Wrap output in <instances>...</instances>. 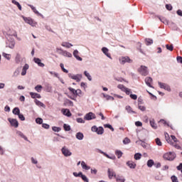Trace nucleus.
<instances>
[{"label":"nucleus","mask_w":182,"mask_h":182,"mask_svg":"<svg viewBox=\"0 0 182 182\" xmlns=\"http://www.w3.org/2000/svg\"><path fill=\"white\" fill-rule=\"evenodd\" d=\"M164 160H168L169 161H173L176 159V153L168 152L164 155Z\"/></svg>","instance_id":"nucleus-1"},{"label":"nucleus","mask_w":182,"mask_h":182,"mask_svg":"<svg viewBox=\"0 0 182 182\" xmlns=\"http://www.w3.org/2000/svg\"><path fill=\"white\" fill-rule=\"evenodd\" d=\"M91 130L92 132H95L98 134H103V133H105V129H103L102 127H100L97 128V127L93 126L92 127Z\"/></svg>","instance_id":"nucleus-2"},{"label":"nucleus","mask_w":182,"mask_h":182,"mask_svg":"<svg viewBox=\"0 0 182 182\" xmlns=\"http://www.w3.org/2000/svg\"><path fill=\"white\" fill-rule=\"evenodd\" d=\"M138 72L140 73L142 76H147L149 75V70H147V67L144 65H141L139 69Z\"/></svg>","instance_id":"nucleus-3"},{"label":"nucleus","mask_w":182,"mask_h":182,"mask_svg":"<svg viewBox=\"0 0 182 182\" xmlns=\"http://www.w3.org/2000/svg\"><path fill=\"white\" fill-rule=\"evenodd\" d=\"M84 119L85 120H93L94 119H96V114H95L93 112H89L85 114Z\"/></svg>","instance_id":"nucleus-4"},{"label":"nucleus","mask_w":182,"mask_h":182,"mask_svg":"<svg viewBox=\"0 0 182 182\" xmlns=\"http://www.w3.org/2000/svg\"><path fill=\"white\" fill-rule=\"evenodd\" d=\"M158 85H159V87H161V89H164L165 90H168V92H170L171 90V89L170 88V86H168L166 83L159 82Z\"/></svg>","instance_id":"nucleus-5"},{"label":"nucleus","mask_w":182,"mask_h":182,"mask_svg":"<svg viewBox=\"0 0 182 182\" xmlns=\"http://www.w3.org/2000/svg\"><path fill=\"white\" fill-rule=\"evenodd\" d=\"M8 121L9 122V123L13 127L16 128L18 127V126H19V123L18 122V120L15 119L9 118Z\"/></svg>","instance_id":"nucleus-6"},{"label":"nucleus","mask_w":182,"mask_h":182,"mask_svg":"<svg viewBox=\"0 0 182 182\" xmlns=\"http://www.w3.org/2000/svg\"><path fill=\"white\" fill-rule=\"evenodd\" d=\"M165 139H166V141L168 143H169V144H171L172 146L176 147V149H177L178 150L181 149L180 145H178L177 144H174V142H173L171 140H170V138L167 137V135H165Z\"/></svg>","instance_id":"nucleus-7"},{"label":"nucleus","mask_w":182,"mask_h":182,"mask_svg":"<svg viewBox=\"0 0 182 182\" xmlns=\"http://www.w3.org/2000/svg\"><path fill=\"white\" fill-rule=\"evenodd\" d=\"M120 62L122 65H124V63H132V60L129 57H122L120 59Z\"/></svg>","instance_id":"nucleus-8"},{"label":"nucleus","mask_w":182,"mask_h":182,"mask_svg":"<svg viewBox=\"0 0 182 182\" xmlns=\"http://www.w3.org/2000/svg\"><path fill=\"white\" fill-rule=\"evenodd\" d=\"M69 77L71 79H73L74 80H76V82H80L82 80V75H72L71 74H69Z\"/></svg>","instance_id":"nucleus-9"},{"label":"nucleus","mask_w":182,"mask_h":182,"mask_svg":"<svg viewBox=\"0 0 182 182\" xmlns=\"http://www.w3.org/2000/svg\"><path fill=\"white\" fill-rule=\"evenodd\" d=\"M62 153L65 156L68 157L69 156H72V152L70 151L65 147L62 149Z\"/></svg>","instance_id":"nucleus-10"},{"label":"nucleus","mask_w":182,"mask_h":182,"mask_svg":"<svg viewBox=\"0 0 182 182\" xmlns=\"http://www.w3.org/2000/svg\"><path fill=\"white\" fill-rule=\"evenodd\" d=\"M23 21H25L26 23H28V25H31V26H33V25H35L33 20L31 18L24 17Z\"/></svg>","instance_id":"nucleus-11"},{"label":"nucleus","mask_w":182,"mask_h":182,"mask_svg":"<svg viewBox=\"0 0 182 182\" xmlns=\"http://www.w3.org/2000/svg\"><path fill=\"white\" fill-rule=\"evenodd\" d=\"M145 83L149 86V87H153V86H151V83H153V79L151 77H146L145 78Z\"/></svg>","instance_id":"nucleus-12"},{"label":"nucleus","mask_w":182,"mask_h":182,"mask_svg":"<svg viewBox=\"0 0 182 182\" xmlns=\"http://www.w3.org/2000/svg\"><path fill=\"white\" fill-rule=\"evenodd\" d=\"M61 112L63 114H64V116H67V117H70V116H72V113L70 112V110L68 109H63Z\"/></svg>","instance_id":"nucleus-13"},{"label":"nucleus","mask_w":182,"mask_h":182,"mask_svg":"<svg viewBox=\"0 0 182 182\" xmlns=\"http://www.w3.org/2000/svg\"><path fill=\"white\" fill-rule=\"evenodd\" d=\"M33 61L35 62V63H37V65L38 66H40L41 68H43L45 66V64L43 63L41 60V59L38 58H33Z\"/></svg>","instance_id":"nucleus-14"},{"label":"nucleus","mask_w":182,"mask_h":182,"mask_svg":"<svg viewBox=\"0 0 182 182\" xmlns=\"http://www.w3.org/2000/svg\"><path fill=\"white\" fill-rule=\"evenodd\" d=\"M108 177L109 179L113 178V177H116V173L113 170H111L110 168H108Z\"/></svg>","instance_id":"nucleus-15"},{"label":"nucleus","mask_w":182,"mask_h":182,"mask_svg":"<svg viewBox=\"0 0 182 182\" xmlns=\"http://www.w3.org/2000/svg\"><path fill=\"white\" fill-rule=\"evenodd\" d=\"M102 50L103 53L107 57L109 58V59H112V56L110 55V53H109V49L106 47H103L102 48Z\"/></svg>","instance_id":"nucleus-16"},{"label":"nucleus","mask_w":182,"mask_h":182,"mask_svg":"<svg viewBox=\"0 0 182 182\" xmlns=\"http://www.w3.org/2000/svg\"><path fill=\"white\" fill-rule=\"evenodd\" d=\"M22 60H23L22 57L21 56L19 53H17L15 57L16 63L19 64L21 63V62H22Z\"/></svg>","instance_id":"nucleus-17"},{"label":"nucleus","mask_w":182,"mask_h":182,"mask_svg":"<svg viewBox=\"0 0 182 182\" xmlns=\"http://www.w3.org/2000/svg\"><path fill=\"white\" fill-rule=\"evenodd\" d=\"M28 69H29V65H24L22 69L21 76H25V75H26V70H28Z\"/></svg>","instance_id":"nucleus-18"},{"label":"nucleus","mask_w":182,"mask_h":182,"mask_svg":"<svg viewBox=\"0 0 182 182\" xmlns=\"http://www.w3.org/2000/svg\"><path fill=\"white\" fill-rule=\"evenodd\" d=\"M30 96L32 99H41V94L36 92H30Z\"/></svg>","instance_id":"nucleus-19"},{"label":"nucleus","mask_w":182,"mask_h":182,"mask_svg":"<svg viewBox=\"0 0 182 182\" xmlns=\"http://www.w3.org/2000/svg\"><path fill=\"white\" fill-rule=\"evenodd\" d=\"M168 139H170L171 141H173V143H177L178 140H177V138L174 135H171V137L168 136V134H165Z\"/></svg>","instance_id":"nucleus-20"},{"label":"nucleus","mask_w":182,"mask_h":182,"mask_svg":"<svg viewBox=\"0 0 182 182\" xmlns=\"http://www.w3.org/2000/svg\"><path fill=\"white\" fill-rule=\"evenodd\" d=\"M73 56H75L77 60H80V61L82 60V58L79 56V51H77V50H74Z\"/></svg>","instance_id":"nucleus-21"},{"label":"nucleus","mask_w":182,"mask_h":182,"mask_svg":"<svg viewBox=\"0 0 182 182\" xmlns=\"http://www.w3.org/2000/svg\"><path fill=\"white\" fill-rule=\"evenodd\" d=\"M127 165L129 168H136V164L132 161H129L127 162Z\"/></svg>","instance_id":"nucleus-22"},{"label":"nucleus","mask_w":182,"mask_h":182,"mask_svg":"<svg viewBox=\"0 0 182 182\" xmlns=\"http://www.w3.org/2000/svg\"><path fill=\"white\" fill-rule=\"evenodd\" d=\"M28 6H30V8L32 9V11L34 12V14H36V15H38V16H42V14H41V13H39V11H38V10H36V8H35V6H33L32 5H28Z\"/></svg>","instance_id":"nucleus-23"},{"label":"nucleus","mask_w":182,"mask_h":182,"mask_svg":"<svg viewBox=\"0 0 182 182\" xmlns=\"http://www.w3.org/2000/svg\"><path fill=\"white\" fill-rule=\"evenodd\" d=\"M81 166L83 170H90V166H87L83 161L81 162Z\"/></svg>","instance_id":"nucleus-24"},{"label":"nucleus","mask_w":182,"mask_h":182,"mask_svg":"<svg viewBox=\"0 0 182 182\" xmlns=\"http://www.w3.org/2000/svg\"><path fill=\"white\" fill-rule=\"evenodd\" d=\"M150 125L151 126L152 129H157V124L154 122V119H152L149 121Z\"/></svg>","instance_id":"nucleus-25"},{"label":"nucleus","mask_w":182,"mask_h":182,"mask_svg":"<svg viewBox=\"0 0 182 182\" xmlns=\"http://www.w3.org/2000/svg\"><path fill=\"white\" fill-rule=\"evenodd\" d=\"M7 35H9V36H17L16 31L11 29L9 30V31H8Z\"/></svg>","instance_id":"nucleus-26"},{"label":"nucleus","mask_w":182,"mask_h":182,"mask_svg":"<svg viewBox=\"0 0 182 182\" xmlns=\"http://www.w3.org/2000/svg\"><path fill=\"white\" fill-rule=\"evenodd\" d=\"M117 182H125L126 179L123 176H117L116 177Z\"/></svg>","instance_id":"nucleus-27"},{"label":"nucleus","mask_w":182,"mask_h":182,"mask_svg":"<svg viewBox=\"0 0 182 182\" xmlns=\"http://www.w3.org/2000/svg\"><path fill=\"white\" fill-rule=\"evenodd\" d=\"M62 55H63V56H65L67 58H72V53H70L66 50L63 51Z\"/></svg>","instance_id":"nucleus-28"},{"label":"nucleus","mask_w":182,"mask_h":182,"mask_svg":"<svg viewBox=\"0 0 182 182\" xmlns=\"http://www.w3.org/2000/svg\"><path fill=\"white\" fill-rule=\"evenodd\" d=\"M12 4H14V5H16V6L18 8L19 11H22V6L19 4V2L12 0Z\"/></svg>","instance_id":"nucleus-29"},{"label":"nucleus","mask_w":182,"mask_h":182,"mask_svg":"<svg viewBox=\"0 0 182 182\" xmlns=\"http://www.w3.org/2000/svg\"><path fill=\"white\" fill-rule=\"evenodd\" d=\"M83 134H82V132H77L76 134V138L78 139V140H83Z\"/></svg>","instance_id":"nucleus-30"},{"label":"nucleus","mask_w":182,"mask_h":182,"mask_svg":"<svg viewBox=\"0 0 182 182\" xmlns=\"http://www.w3.org/2000/svg\"><path fill=\"white\" fill-rule=\"evenodd\" d=\"M35 103L36 105H37V106H40L41 107H45V104L38 100H36Z\"/></svg>","instance_id":"nucleus-31"},{"label":"nucleus","mask_w":182,"mask_h":182,"mask_svg":"<svg viewBox=\"0 0 182 182\" xmlns=\"http://www.w3.org/2000/svg\"><path fill=\"white\" fill-rule=\"evenodd\" d=\"M21 113V110H19V109L18 107H15L13 109V114H16V115H18Z\"/></svg>","instance_id":"nucleus-32"},{"label":"nucleus","mask_w":182,"mask_h":182,"mask_svg":"<svg viewBox=\"0 0 182 182\" xmlns=\"http://www.w3.org/2000/svg\"><path fill=\"white\" fill-rule=\"evenodd\" d=\"M147 166L149 167H153V166H154V161H153V159H149L148 161H147Z\"/></svg>","instance_id":"nucleus-33"},{"label":"nucleus","mask_w":182,"mask_h":182,"mask_svg":"<svg viewBox=\"0 0 182 182\" xmlns=\"http://www.w3.org/2000/svg\"><path fill=\"white\" fill-rule=\"evenodd\" d=\"M68 90H70V92H71V93H73V95L77 97V91L76 90H75L74 88H72V87H69L68 88Z\"/></svg>","instance_id":"nucleus-34"},{"label":"nucleus","mask_w":182,"mask_h":182,"mask_svg":"<svg viewBox=\"0 0 182 182\" xmlns=\"http://www.w3.org/2000/svg\"><path fill=\"white\" fill-rule=\"evenodd\" d=\"M126 110L129 112V113H134L136 114V112L133 111V109H132V107L130 106H127L126 107Z\"/></svg>","instance_id":"nucleus-35"},{"label":"nucleus","mask_w":182,"mask_h":182,"mask_svg":"<svg viewBox=\"0 0 182 182\" xmlns=\"http://www.w3.org/2000/svg\"><path fill=\"white\" fill-rule=\"evenodd\" d=\"M134 159L135 160H140V159H141V154L140 153H136L134 154Z\"/></svg>","instance_id":"nucleus-36"},{"label":"nucleus","mask_w":182,"mask_h":182,"mask_svg":"<svg viewBox=\"0 0 182 182\" xmlns=\"http://www.w3.org/2000/svg\"><path fill=\"white\" fill-rule=\"evenodd\" d=\"M115 154L117 156V159H120L123 156V152L122 151H116Z\"/></svg>","instance_id":"nucleus-37"},{"label":"nucleus","mask_w":182,"mask_h":182,"mask_svg":"<svg viewBox=\"0 0 182 182\" xmlns=\"http://www.w3.org/2000/svg\"><path fill=\"white\" fill-rule=\"evenodd\" d=\"M35 90H36V92H38V93H41V92H42V85H36L35 87Z\"/></svg>","instance_id":"nucleus-38"},{"label":"nucleus","mask_w":182,"mask_h":182,"mask_svg":"<svg viewBox=\"0 0 182 182\" xmlns=\"http://www.w3.org/2000/svg\"><path fill=\"white\" fill-rule=\"evenodd\" d=\"M62 46H63L64 48H72V46H73V45H72L71 43H63Z\"/></svg>","instance_id":"nucleus-39"},{"label":"nucleus","mask_w":182,"mask_h":182,"mask_svg":"<svg viewBox=\"0 0 182 182\" xmlns=\"http://www.w3.org/2000/svg\"><path fill=\"white\" fill-rule=\"evenodd\" d=\"M145 42H146V45H147V46H149V45H152V43H153V41L150 38H146Z\"/></svg>","instance_id":"nucleus-40"},{"label":"nucleus","mask_w":182,"mask_h":182,"mask_svg":"<svg viewBox=\"0 0 182 182\" xmlns=\"http://www.w3.org/2000/svg\"><path fill=\"white\" fill-rule=\"evenodd\" d=\"M60 66L63 72H64V73H69V71L65 68V65H63V63H60Z\"/></svg>","instance_id":"nucleus-41"},{"label":"nucleus","mask_w":182,"mask_h":182,"mask_svg":"<svg viewBox=\"0 0 182 182\" xmlns=\"http://www.w3.org/2000/svg\"><path fill=\"white\" fill-rule=\"evenodd\" d=\"M84 75L85 76H86V77H87L88 80H92V76L90 75V74L89 73H87V71H85L84 72Z\"/></svg>","instance_id":"nucleus-42"},{"label":"nucleus","mask_w":182,"mask_h":182,"mask_svg":"<svg viewBox=\"0 0 182 182\" xmlns=\"http://www.w3.org/2000/svg\"><path fill=\"white\" fill-rule=\"evenodd\" d=\"M18 136H20V137H22V139H24V140L28 141V137H26V136H25L23 133H22L21 132H18Z\"/></svg>","instance_id":"nucleus-43"},{"label":"nucleus","mask_w":182,"mask_h":182,"mask_svg":"<svg viewBox=\"0 0 182 182\" xmlns=\"http://www.w3.org/2000/svg\"><path fill=\"white\" fill-rule=\"evenodd\" d=\"M63 127H64V130L65 132H70V126L66 124H63Z\"/></svg>","instance_id":"nucleus-44"},{"label":"nucleus","mask_w":182,"mask_h":182,"mask_svg":"<svg viewBox=\"0 0 182 182\" xmlns=\"http://www.w3.org/2000/svg\"><path fill=\"white\" fill-rule=\"evenodd\" d=\"M52 130L53 132H56L57 133H59V132H60V130H62V129L60 127H53Z\"/></svg>","instance_id":"nucleus-45"},{"label":"nucleus","mask_w":182,"mask_h":182,"mask_svg":"<svg viewBox=\"0 0 182 182\" xmlns=\"http://www.w3.org/2000/svg\"><path fill=\"white\" fill-rule=\"evenodd\" d=\"M166 48L168 50H170L171 52H173V49H174L173 45L169 46L168 44H166Z\"/></svg>","instance_id":"nucleus-46"},{"label":"nucleus","mask_w":182,"mask_h":182,"mask_svg":"<svg viewBox=\"0 0 182 182\" xmlns=\"http://www.w3.org/2000/svg\"><path fill=\"white\" fill-rule=\"evenodd\" d=\"M2 55H3L4 58L7 59V60H11V55L10 54H6L5 53H3Z\"/></svg>","instance_id":"nucleus-47"},{"label":"nucleus","mask_w":182,"mask_h":182,"mask_svg":"<svg viewBox=\"0 0 182 182\" xmlns=\"http://www.w3.org/2000/svg\"><path fill=\"white\" fill-rule=\"evenodd\" d=\"M156 144H157V146H163V143H161V141L160 140V139L156 138L155 139Z\"/></svg>","instance_id":"nucleus-48"},{"label":"nucleus","mask_w":182,"mask_h":182,"mask_svg":"<svg viewBox=\"0 0 182 182\" xmlns=\"http://www.w3.org/2000/svg\"><path fill=\"white\" fill-rule=\"evenodd\" d=\"M105 127H107V129H109L110 130H112V132H114V129L113 128V127H112V125L107 124L104 125Z\"/></svg>","instance_id":"nucleus-49"},{"label":"nucleus","mask_w":182,"mask_h":182,"mask_svg":"<svg viewBox=\"0 0 182 182\" xmlns=\"http://www.w3.org/2000/svg\"><path fill=\"white\" fill-rule=\"evenodd\" d=\"M36 122L38 124H42V123H43V119H42V118H37L36 119Z\"/></svg>","instance_id":"nucleus-50"},{"label":"nucleus","mask_w":182,"mask_h":182,"mask_svg":"<svg viewBox=\"0 0 182 182\" xmlns=\"http://www.w3.org/2000/svg\"><path fill=\"white\" fill-rule=\"evenodd\" d=\"M81 178L82 180H83V181L85 182H89V178H87V177L85 175H82L81 176Z\"/></svg>","instance_id":"nucleus-51"},{"label":"nucleus","mask_w":182,"mask_h":182,"mask_svg":"<svg viewBox=\"0 0 182 182\" xmlns=\"http://www.w3.org/2000/svg\"><path fill=\"white\" fill-rule=\"evenodd\" d=\"M82 174L83 173L82 172H79L78 173L77 172L73 173V176L75 177H82Z\"/></svg>","instance_id":"nucleus-52"},{"label":"nucleus","mask_w":182,"mask_h":182,"mask_svg":"<svg viewBox=\"0 0 182 182\" xmlns=\"http://www.w3.org/2000/svg\"><path fill=\"white\" fill-rule=\"evenodd\" d=\"M124 92H126V95H130L132 93V90L127 87H125V90H124Z\"/></svg>","instance_id":"nucleus-53"},{"label":"nucleus","mask_w":182,"mask_h":182,"mask_svg":"<svg viewBox=\"0 0 182 182\" xmlns=\"http://www.w3.org/2000/svg\"><path fill=\"white\" fill-rule=\"evenodd\" d=\"M118 89L122 90V92H124V90L126 89V87L123 85H117Z\"/></svg>","instance_id":"nucleus-54"},{"label":"nucleus","mask_w":182,"mask_h":182,"mask_svg":"<svg viewBox=\"0 0 182 182\" xmlns=\"http://www.w3.org/2000/svg\"><path fill=\"white\" fill-rule=\"evenodd\" d=\"M138 107L141 112H146V107L139 105Z\"/></svg>","instance_id":"nucleus-55"},{"label":"nucleus","mask_w":182,"mask_h":182,"mask_svg":"<svg viewBox=\"0 0 182 182\" xmlns=\"http://www.w3.org/2000/svg\"><path fill=\"white\" fill-rule=\"evenodd\" d=\"M7 46H8V48H10L11 49H14V48H15V42L11 41V43Z\"/></svg>","instance_id":"nucleus-56"},{"label":"nucleus","mask_w":182,"mask_h":182,"mask_svg":"<svg viewBox=\"0 0 182 182\" xmlns=\"http://www.w3.org/2000/svg\"><path fill=\"white\" fill-rule=\"evenodd\" d=\"M135 126H136V127H141V126H143V123H141V122H135Z\"/></svg>","instance_id":"nucleus-57"},{"label":"nucleus","mask_w":182,"mask_h":182,"mask_svg":"<svg viewBox=\"0 0 182 182\" xmlns=\"http://www.w3.org/2000/svg\"><path fill=\"white\" fill-rule=\"evenodd\" d=\"M123 143H124V144H129V143H130V139H129V138H125V139L123 140Z\"/></svg>","instance_id":"nucleus-58"},{"label":"nucleus","mask_w":182,"mask_h":182,"mask_svg":"<svg viewBox=\"0 0 182 182\" xmlns=\"http://www.w3.org/2000/svg\"><path fill=\"white\" fill-rule=\"evenodd\" d=\"M131 99H132L133 100H137V96L134 94H131L130 95Z\"/></svg>","instance_id":"nucleus-59"},{"label":"nucleus","mask_w":182,"mask_h":182,"mask_svg":"<svg viewBox=\"0 0 182 182\" xmlns=\"http://www.w3.org/2000/svg\"><path fill=\"white\" fill-rule=\"evenodd\" d=\"M171 178L172 180V182H178V179L177 178V177H176V176H171Z\"/></svg>","instance_id":"nucleus-60"},{"label":"nucleus","mask_w":182,"mask_h":182,"mask_svg":"<svg viewBox=\"0 0 182 182\" xmlns=\"http://www.w3.org/2000/svg\"><path fill=\"white\" fill-rule=\"evenodd\" d=\"M166 8L168 11H171L173 9V6L171 4H166Z\"/></svg>","instance_id":"nucleus-61"},{"label":"nucleus","mask_w":182,"mask_h":182,"mask_svg":"<svg viewBox=\"0 0 182 182\" xmlns=\"http://www.w3.org/2000/svg\"><path fill=\"white\" fill-rule=\"evenodd\" d=\"M18 116V119H20V120H22V121L25 120V117L23 116V114L20 113Z\"/></svg>","instance_id":"nucleus-62"},{"label":"nucleus","mask_w":182,"mask_h":182,"mask_svg":"<svg viewBox=\"0 0 182 182\" xmlns=\"http://www.w3.org/2000/svg\"><path fill=\"white\" fill-rule=\"evenodd\" d=\"M42 127H43L44 129H49L50 126H49V124H42Z\"/></svg>","instance_id":"nucleus-63"},{"label":"nucleus","mask_w":182,"mask_h":182,"mask_svg":"<svg viewBox=\"0 0 182 182\" xmlns=\"http://www.w3.org/2000/svg\"><path fill=\"white\" fill-rule=\"evenodd\" d=\"M77 123H85V122L83 121V119L82 118H77Z\"/></svg>","instance_id":"nucleus-64"}]
</instances>
